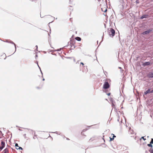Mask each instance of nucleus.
<instances>
[{
    "label": "nucleus",
    "mask_w": 153,
    "mask_h": 153,
    "mask_svg": "<svg viewBox=\"0 0 153 153\" xmlns=\"http://www.w3.org/2000/svg\"><path fill=\"white\" fill-rule=\"evenodd\" d=\"M151 93H153V89L151 91Z\"/></svg>",
    "instance_id": "39"
},
{
    "label": "nucleus",
    "mask_w": 153,
    "mask_h": 153,
    "mask_svg": "<svg viewBox=\"0 0 153 153\" xmlns=\"http://www.w3.org/2000/svg\"><path fill=\"white\" fill-rule=\"evenodd\" d=\"M105 27H106V25L105 24H104Z\"/></svg>",
    "instance_id": "49"
},
{
    "label": "nucleus",
    "mask_w": 153,
    "mask_h": 153,
    "mask_svg": "<svg viewBox=\"0 0 153 153\" xmlns=\"http://www.w3.org/2000/svg\"><path fill=\"white\" fill-rule=\"evenodd\" d=\"M19 131H22V130H21V129H20V128H19Z\"/></svg>",
    "instance_id": "45"
},
{
    "label": "nucleus",
    "mask_w": 153,
    "mask_h": 153,
    "mask_svg": "<svg viewBox=\"0 0 153 153\" xmlns=\"http://www.w3.org/2000/svg\"><path fill=\"white\" fill-rule=\"evenodd\" d=\"M148 16V15H144L140 17V19H143V18H146Z\"/></svg>",
    "instance_id": "9"
},
{
    "label": "nucleus",
    "mask_w": 153,
    "mask_h": 153,
    "mask_svg": "<svg viewBox=\"0 0 153 153\" xmlns=\"http://www.w3.org/2000/svg\"><path fill=\"white\" fill-rule=\"evenodd\" d=\"M112 106L113 108H115L114 104H112Z\"/></svg>",
    "instance_id": "19"
},
{
    "label": "nucleus",
    "mask_w": 153,
    "mask_h": 153,
    "mask_svg": "<svg viewBox=\"0 0 153 153\" xmlns=\"http://www.w3.org/2000/svg\"><path fill=\"white\" fill-rule=\"evenodd\" d=\"M69 42H68V45H66V46H65V47H67V46H68V45H69Z\"/></svg>",
    "instance_id": "38"
},
{
    "label": "nucleus",
    "mask_w": 153,
    "mask_h": 153,
    "mask_svg": "<svg viewBox=\"0 0 153 153\" xmlns=\"http://www.w3.org/2000/svg\"><path fill=\"white\" fill-rule=\"evenodd\" d=\"M136 3L138 4V3H139V1L138 0H136Z\"/></svg>",
    "instance_id": "29"
},
{
    "label": "nucleus",
    "mask_w": 153,
    "mask_h": 153,
    "mask_svg": "<svg viewBox=\"0 0 153 153\" xmlns=\"http://www.w3.org/2000/svg\"><path fill=\"white\" fill-rule=\"evenodd\" d=\"M148 76L149 78H153V73L149 72L148 74Z\"/></svg>",
    "instance_id": "7"
},
{
    "label": "nucleus",
    "mask_w": 153,
    "mask_h": 153,
    "mask_svg": "<svg viewBox=\"0 0 153 153\" xmlns=\"http://www.w3.org/2000/svg\"><path fill=\"white\" fill-rule=\"evenodd\" d=\"M66 139H67V140H69V139L68 138H67Z\"/></svg>",
    "instance_id": "48"
},
{
    "label": "nucleus",
    "mask_w": 153,
    "mask_h": 153,
    "mask_svg": "<svg viewBox=\"0 0 153 153\" xmlns=\"http://www.w3.org/2000/svg\"><path fill=\"white\" fill-rule=\"evenodd\" d=\"M87 130V129H84L82 130V132L86 131Z\"/></svg>",
    "instance_id": "23"
},
{
    "label": "nucleus",
    "mask_w": 153,
    "mask_h": 153,
    "mask_svg": "<svg viewBox=\"0 0 153 153\" xmlns=\"http://www.w3.org/2000/svg\"><path fill=\"white\" fill-rule=\"evenodd\" d=\"M110 30H109V29H108V32L109 33V36H111L112 37L114 36L115 33V31L112 28H110Z\"/></svg>",
    "instance_id": "1"
},
{
    "label": "nucleus",
    "mask_w": 153,
    "mask_h": 153,
    "mask_svg": "<svg viewBox=\"0 0 153 153\" xmlns=\"http://www.w3.org/2000/svg\"><path fill=\"white\" fill-rule=\"evenodd\" d=\"M111 94V93H108L107 94L108 95V96H109Z\"/></svg>",
    "instance_id": "34"
},
{
    "label": "nucleus",
    "mask_w": 153,
    "mask_h": 153,
    "mask_svg": "<svg viewBox=\"0 0 153 153\" xmlns=\"http://www.w3.org/2000/svg\"><path fill=\"white\" fill-rule=\"evenodd\" d=\"M110 141L113 140L114 139V138L113 137L111 138V137H110Z\"/></svg>",
    "instance_id": "22"
},
{
    "label": "nucleus",
    "mask_w": 153,
    "mask_h": 153,
    "mask_svg": "<svg viewBox=\"0 0 153 153\" xmlns=\"http://www.w3.org/2000/svg\"><path fill=\"white\" fill-rule=\"evenodd\" d=\"M143 139V140H146V138H144V137H141V138L140 139Z\"/></svg>",
    "instance_id": "21"
},
{
    "label": "nucleus",
    "mask_w": 153,
    "mask_h": 153,
    "mask_svg": "<svg viewBox=\"0 0 153 153\" xmlns=\"http://www.w3.org/2000/svg\"><path fill=\"white\" fill-rule=\"evenodd\" d=\"M37 88H39L38 87H37Z\"/></svg>",
    "instance_id": "56"
},
{
    "label": "nucleus",
    "mask_w": 153,
    "mask_h": 153,
    "mask_svg": "<svg viewBox=\"0 0 153 153\" xmlns=\"http://www.w3.org/2000/svg\"><path fill=\"white\" fill-rule=\"evenodd\" d=\"M110 101L112 104H114L115 103L114 100L112 98H111Z\"/></svg>",
    "instance_id": "12"
},
{
    "label": "nucleus",
    "mask_w": 153,
    "mask_h": 153,
    "mask_svg": "<svg viewBox=\"0 0 153 153\" xmlns=\"http://www.w3.org/2000/svg\"><path fill=\"white\" fill-rule=\"evenodd\" d=\"M38 67H39V68L40 70H41V68H40V67H39V66L38 64Z\"/></svg>",
    "instance_id": "40"
},
{
    "label": "nucleus",
    "mask_w": 153,
    "mask_h": 153,
    "mask_svg": "<svg viewBox=\"0 0 153 153\" xmlns=\"http://www.w3.org/2000/svg\"><path fill=\"white\" fill-rule=\"evenodd\" d=\"M16 127H18V126H16Z\"/></svg>",
    "instance_id": "52"
},
{
    "label": "nucleus",
    "mask_w": 153,
    "mask_h": 153,
    "mask_svg": "<svg viewBox=\"0 0 153 153\" xmlns=\"http://www.w3.org/2000/svg\"><path fill=\"white\" fill-rule=\"evenodd\" d=\"M3 147L1 146H0V149H1V150H2L3 149Z\"/></svg>",
    "instance_id": "28"
},
{
    "label": "nucleus",
    "mask_w": 153,
    "mask_h": 153,
    "mask_svg": "<svg viewBox=\"0 0 153 153\" xmlns=\"http://www.w3.org/2000/svg\"><path fill=\"white\" fill-rule=\"evenodd\" d=\"M104 12H106L107 11V9L106 8H104Z\"/></svg>",
    "instance_id": "24"
},
{
    "label": "nucleus",
    "mask_w": 153,
    "mask_h": 153,
    "mask_svg": "<svg viewBox=\"0 0 153 153\" xmlns=\"http://www.w3.org/2000/svg\"><path fill=\"white\" fill-rule=\"evenodd\" d=\"M1 151V150H0V151Z\"/></svg>",
    "instance_id": "57"
},
{
    "label": "nucleus",
    "mask_w": 153,
    "mask_h": 153,
    "mask_svg": "<svg viewBox=\"0 0 153 153\" xmlns=\"http://www.w3.org/2000/svg\"><path fill=\"white\" fill-rule=\"evenodd\" d=\"M149 151L150 153H153V149H150Z\"/></svg>",
    "instance_id": "17"
},
{
    "label": "nucleus",
    "mask_w": 153,
    "mask_h": 153,
    "mask_svg": "<svg viewBox=\"0 0 153 153\" xmlns=\"http://www.w3.org/2000/svg\"><path fill=\"white\" fill-rule=\"evenodd\" d=\"M75 39L78 41H80L81 40V39L79 37H76Z\"/></svg>",
    "instance_id": "15"
},
{
    "label": "nucleus",
    "mask_w": 153,
    "mask_h": 153,
    "mask_svg": "<svg viewBox=\"0 0 153 153\" xmlns=\"http://www.w3.org/2000/svg\"><path fill=\"white\" fill-rule=\"evenodd\" d=\"M6 42H8V43H11V44H13L14 45V46H15V52L16 51V44H15V43L13 42V41H9L7 40L6 41Z\"/></svg>",
    "instance_id": "5"
},
{
    "label": "nucleus",
    "mask_w": 153,
    "mask_h": 153,
    "mask_svg": "<svg viewBox=\"0 0 153 153\" xmlns=\"http://www.w3.org/2000/svg\"><path fill=\"white\" fill-rule=\"evenodd\" d=\"M51 133H56V134H58V132L57 131H56V132H51Z\"/></svg>",
    "instance_id": "27"
},
{
    "label": "nucleus",
    "mask_w": 153,
    "mask_h": 153,
    "mask_svg": "<svg viewBox=\"0 0 153 153\" xmlns=\"http://www.w3.org/2000/svg\"><path fill=\"white\" fill-rule=\"evenodd\" d=\"M42 80H43V81L45 80V79L44 78H43V79H42Z\"/></svg>",
    "instance_id": "47"
},
{
    "label": "nucleus",
    "mask_w": 153,
    "mask_h": 153,
    "mask_svg": "<svg viewBox=\"0 0 153 153\" xmlns=\"http://www.w3.org/2000/svg\"><path fill=\"white\" fill-rule=\"evenodd\" d=\"M80 64L81 65H84V63L83 62H81L80 63Z\"/></svg>",
    "instance_id": "35"
},
{
    "label": "nucleus",
    "mask_w": 153,
    "mask_h": 153,
    "mask_svg": "<svg viewBox=\"0 0 153 153\" xmlns=\"http://www.w3.org/2000/svg\"><path fill=\"white\" fill-rule=\"evenodd\" d=\"M16 148L17 149H19L21 150L23 149L21 147H19L18 148H17L16 147Z\"/></svg>",
    "instance_id": "18"
},
{
    "label": "nucleus",
    "mask_w": 153,
    "mask_h": 153,
    "mask_svg": "<svg viewBox=\"0 0 153 153\" xmlns=\"http://www.w3.org/2000/svg\"><path fill=\"white\" fill-rule=\"evenodd\" d=\"M1 146H2L4 148L5 146V142L3 141H2L1 143Z\"/></svg>",
    "instance_id": "11"
},
{
    "label": "nucleus",
    "mask_w": 153,
    "mask_h": 153,
    "mask_svg": "<svg viewBox=\"0 0 153 153\" xmlns=\"http://www.w3.org/2000/svg\"><path fill=\"white\" fill-rule=\"evenodd\" d=\"M149 151L150 153H153V149H150Z\"/></svg>",
    "instance_id": "16"
},
{
    "label": "nucleus",
    "mask_w": 153,
    "mask_h": 153,
    "mask_svg": "<svg viewBox=\"0 0 153 153\" xmlns=\"http://www.w3.org/2000/svg\"><path fill=\"white\" fill-rule=\"evenodd\" d=\"M112 134L113 135L112 137H113L114 138V137H116V136L114 135V134Z\"/></svg>",
    "instance_id": "30"
},
{
    "label": "nucleus",
    "mask_w": 153,
    "mask_h": 153,
    "mask_svg": "<svg viewBox=\"0 0 153 153\" xmlns=\"http://www.w3.org/2000/svg\"><path fill=\"white\" fill-rule=\"evenodd\" d=\"M24 136V137L25 138H26V134H24L23 135Z\"/></svg>",
    "instance_id": "32"
},
{
    "label": "nucleus",
    "mask_w": 153,
    "mask_h": 153,
    "mask_svg": "<svg viewBox=\"0 0 153 153\" xmlns=\"http://www.w3.org/2000/svg\"><path fill=\"white\" fill-rule=\"evenodd\" d=\"M74 43L73 42V43L70 42V46H71V49H74L75 48V45H74Z\"/></svg>",
    "instance_id": "6"
},
{
    "label": "nucleus",
    "mask_w": 153,
    "mask_h": 153,
    "mask_svg": "<svg viewBox=\"0 0 153 153\" xmlns=\"http://www.w3.org/2000/svg\"><path fill=\"white\" fill-rule=\"evenodd\" d=\"M51 16L52 17H53V16ZM53 17V20H54L55 19V18Z\"/></svg>",
    "instance_id": "42"
},
{
    "label": "nucleus",
    "mask_w": 153,
    "mask_h": 153,
    "mask_svg": "<svg viewBox=\"0 0 153 153\" xmlns=\"http://www.w3.org/2000/svg\"><path fill=\"white\" fill-rule=\"evenodd\" d=\"M151 31V30L149 29L148 30L143 32L142 34L143 35L148 34Z\"/></svg>",
    "instance_id": "3"
},
{
    "label": "nucleus",
    "mask_w": 153,
    "mask_h": 153,
    "mask_svg": "<svg viewBox=\"0 0 153 153\" xmlns=\"http://www.w3.org/2000/svg\"><path fill=\"white\" fill-rule=\"evenodd\" d=\"M117 120L118 121H119V120L118 119Z\"/></svg>",
    "instance_id": "54"
},
{
    "label": "nucleus",
    "mask_w": 153,
    "mask_h": 153,
    "mask_svg": "<svg viewBox=\"0 0 153 153\" xmlns=\"http://www.w3.org/2000/svg\"><path fill=\"white\" fill-rule=\"evenodd\" d=\"M48 35L49 36H50V34H48Z\"/></svg>",
    "instance_id": "53"
},
{
    "label": "nucleus",
    "mask_w": 153,
    "mask_h": 153,
    "mask_svg": "<svg viewBox=\"0 0 153 153\" xmlns=\"http://www.w3.org/2000/svg\"><path fill=\"white\" fill-rule=\"evenodd\" d=\"M0 133H2L1 131H0Z\"/></svg>",
    "instance_id": "50"
},
{
    "label": "nucleus",
    "mask_w": 153,
    "mask_h": 153,
    "mask_svg": "<svg viewBox=\"0 0 153 153\" xmlns=\"http://www.w3.org/2000/svg\"><path fill=\"white\" fill-rule=\"evenodd\" d=\"M30 0L32 1H34L35 0Z\"/></svg>",
    "instance_id": "41"
},
{
    "label": "nucleus",
    "mask_w": 153,
    "mask_h": 153,
    "mask_svg": "<svg viewBox=\"0 0 153 153\" xmlns=\"http://www.w3.org/2000/svg\"><path fill=\"white\" fill-rule=\"evenodd\" d=\"M110 85L109 83L107 82H105L103 86V88L104 89H107L109 88Z\"/></svg>",
    "instance_id": "2"
},
{
    "label": "nucleus",
    "mask_w": 153,
    "mask_h": 153,
    "mask_svg": "<svg viewBox=\"0 0 153 153\" xmlns=\"http://www.w3.org/2000/svg\"><path fill=\"white\" fill-rule=\"evenodd\" d=\"M15 146L19 147V146L17 143L15 144Z\"/></svg>",
    "instance_id": "25"
},
{
    "label": "nucleus",
    "mask_w": 153,
    "mask_h": 153,
    "mask_svg": "<svg viewBox=\"0 0 153 153\" xmlns=\"http://www.w3.org/2000/svg\"><path fill=\"white\" fill-rule=\"evenodd\" d=\"M61 48H60L59 49H58L57 50V51H60V50H61Z\"/></svg>",
    "instance_id": "36"
},
{
    "label": "nucleus",
    "mask_w": 153,
    "mask_h": 153,
    "mask_svg": "<svg viewBox=\"0 0 153 153\" xmlns=\"http://www.w3.org/2000/svg\"><path fill=\"white\" fill-rule=\"evenodd\" d=\"M102 139H103V140H104V141H105V140L104 139V138H102Z\"/></svg>",
    "instance_id": "51"
},
{
    "label": "nucleus",
    "mask_w": 153,
    "mask_h": 153,
    "mask_svg": "<svg viewBox=\"0 0 153 153\" xmlns=\"http://www.w3.org/2000/svg\"><path fill=\"white\" fill-rule=\"evenodd\" d=\"M104 9V8H101V10H102V11H103V12H104V9Z\"/></svg>",
    "instance_id": "31"
},
{
    "label": "nucleus",
    "mask_w": 153,
    "mask_h": 153,
    "mask_svg": "<svg viewBox=\"0 0 153 153\" xmlns=\"http://www.w3.org/2000/svg\"><path fill=\"white\" fill-rule=\"evenodd\" d=\"M37 138V135H35L33 137V139H35L36 138Z\"/></svg>",
    "instance_id": "20"
},
{
    "label": "nucleus",
    "mask_w": 153,
    "mask_h": 153,
    "mask_svg": "<svg viewBox=\"0 0 153 153\" xmlns=\"http://www.w3.org/2000/svg\"><path fill=\"white\" fill-rule=\"evenodd\" d=\"M37 56H37V54H36V56H35L36 57H37Z\"/></svg>",
    "instance_id": "43"
},
{
    "label": "nucleus",
    "mask_w": 153,
    "mask_h": 153,
    "mask_svg": "<svg viewBox=\"0 0 153 153\" xmlns=\"http://www.w3.org/2000/svg\"><path fill=\"white\" fill-rule=\"evenodd\" d=\"M128 132L129 133H130L131 134L133 135L134 134V132L133 130H131V129H130Z\"/></svg>",
    "instance_id": "10"
},
{
    "label": "nucleus",
    "mask_w": 153,
    "mask_h": 153,
    "mask_svg": "<svg viewBox=\"0 0 153 153\" xmlns=\"http://www.w3.org/2000/svg\"><path fill=\"white\" fill-rule=\"evenodd\" d=\"M152 143H151V142H150V143L148 144H147V146H149V147H151L150 149H153V146L152 145Z\"/></svg>",
    "instance_id": "14"
},
{
    "label": "nucleus",
    "mask_w": 153,
    "mask_h": 153,
    "mask_svg": "<svg viewBox=\"0 0 153 153\" xmlns=\"http://www.w3.org/2000/svg\"><path fill=\"white\" fill-rule=\"evenodd\" d=\"M3 151L4 152V153H9L8 149L7 148H6L5 149H4Z\"/></svg>",
    "instance_id": "13"
},
{
    "label": "nucleus",
    "mask_w": 153,
    "mask_h": 153,
    "mask_svg": "<svg viewBox=\"0 0 153 153\" xmlns=\"http://www.w3.org/2000/svg\"><path fill=\"white\" fill-rule=\"evenodd\" d=\"M119 69H122L121 68V67H119Z\"/></svg>",
    "instance_id": "44"
},
{
    "label": "nucleus",
    "mask_w": 153,
    "mask_h": 153,
    "mask_svg": "<svg viewBox=\"0 0 153 153\" xmlns=\"http://www.w3.org/2000/svg\"><path fill=\"white\" fill-rule=\"evenodd\" d=\"M151 143H152V144H153V138L151 139V140L150 141Z\"/></svg>",
    "instance_id": "26"
},
{
    "label": "nucleus",
    "mask_w": 153,
    "mask_h": 153,
    "mask_svg": "<svg viewBox=\"0 0 153 153\" xmlns=\"http://www.w3.org/2000/svg\"><path fill=\"white\" fill-rule=\"evenodd\" d=\"M36 50L37 51H38V46L37 45L36 46Z\"/></svg>",
    "instance_id": "33"
},
{
    "label": "nucleus",
    "mask_w": 153,
    "mask_h": 153,
    "mask_svg": "<svg viewBox=\"0 0 153 153\" xmlns=\"http://www.w3.org/2000/svg\"><path fill=\"white\" fill-rule=\"evenodd\" d=\"M151 93L150 89V88L148 89L147 91L144 92V94L146 95L148 93Z\"/></svg>",
    "instance_id": "8"
},
{
    "label": "nucleus",
    "mask_w": 153,
    "mask_h": 153,
    "mask_svg": "<svg viewBox=\"0 0 153 153\" xmlns=\"http://www.w3.org/2000/svg\"><path fill=\"white\" fill-rule=\"evenodd\" d=\"M40 71H41V74H42V77H43V73H42V71L41 70H40Z\"/></svg>",
    "instance_id": "37"
},
{
    "label": "nucleus",
    "mask_w": 153,
    "mask_h": 153,
    "mask_svg": "<svg viewBox=\"0 0 153 153\" xmlns=\"http://www.w3.org/2000/svg\"><path fill=\"white\" fill-rule=\"evenodd\" d=\"M150 64V62H147L143 63V64L142 65L144 67H145L146 66L149 65Z\"/></svg>",
    "instance_id": "4"
},
{
    "label": "nucleus",
    "mask_w": 153,
    "mask_h": 153,
    "mask_svg": "<svg viewBox=\"0 0 153 153\" xmlns=\"http://www.w3.org/2000/svg\"><path fill=\"white\" fill-rule=\"evenodd\" d=\"M121 108H123V107H121Z\"/></svg>",
    "instance_id": "55"
},
{
    "label": "nucleus",
    "mask_w": 153,
    "mask_h": 153,
    "mask_svg": "<svg viewBox=\"0 0 153 153\" xmlns=\"http://www.w3.org/2000/svg\"><path fill=\"white\" fill-rule=\"evenodd\" d=\"M111 19H110V22H111Z\"/></svg>",
    "instance_id": "46"
}]
</instances>
